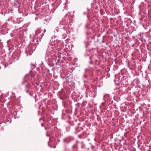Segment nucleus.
<instances>
[{"instance_id": "1", "label": "nucleus", "mask_w": 151, "mask_h": 151, "mask_svg": "<svg viewBox=\"0 0 151 151\" xmlns=\"http://www.w3.org/2000/svg\"><path fill=\"white\" fill-rule=\"evenodd\" d=\"M41 125H42V126H44V124H43H43H41Z\"/></svg>"}, {"instance_id": "2", "label": "nucleus", "mask_w": 151, "mask_h": 151, "mask_svg": "<svg viewBox=\"0 0 151 151\" xmlns=\"http://www.w3.org/2000/svg\"><path fill=\"white\" fill-rule=\"evenodd\" d=\"M59 60H59V59H58V61Z\"/></svg>"}]
</instances>
